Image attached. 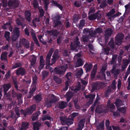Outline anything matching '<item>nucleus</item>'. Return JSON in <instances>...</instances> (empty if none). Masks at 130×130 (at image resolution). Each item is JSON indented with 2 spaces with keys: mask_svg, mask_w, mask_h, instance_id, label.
Instances as JSON below:
<instances>
[{
  "mask_svg": "<svg viewBox=\"0 0 130 130\" xmlns=\"http://www.w3.org/2000/svg\"><path fill=\"white\" fill-rule=\"evenodd\" d=\"M99 11H97L96 12L93 14L90 15L88 17V19L90 20H95L96 18L98 19L101 18V14L99 13Z\"/></svg>",
  "mask_w": 130,
  "mask_h": 130,
  "instance_id": "nucleus-9",
  "label": "nucleus"
},
{
  "mask_svg": "<svg viewBox=\"0 0 130 130\" xmlns=\"http://www.w3.org/2000/svg\"><path fill=\"white\" fill-rule=\"evenodd\" d=\"M67 103L65 102L61 101L59 103V107L61 109H63L67 106Z\"/></svg>",
  "mask_w": 130,
  "mask_h": 130,
  "instance_id": "nucleus-28",
  "label": "nucleus"
},
{
  "mask_svg": "<svg viewBox=\"0 0 130 130\" xmlns=\"http://www.w3.org/2000/svg\"><path fill=\"white\" fill-rule=\"evenodd\" d=\"M32 58L30 61L31 66L30 67L31 68L34 67L35 65L36 61V58L35 56H32Z\"/></svg>",
  "mask_w": 130,
  "mask_h": 130,
  "instance_id": "nucleus-24",
  "label": "nucleus"
},
{
  "mask_svg": "<svg viewBox=\"0 0 130 130\" xmlns=\"http://www.w3.org/2000/svg\"><path fill=\"white\" fill-rule=\"evenodd\" d=\"M85 21L84 20H82L80 21V23L78 24L79 27L80 28H82L85 24Z\"/></svg>",
  "mask_w": 130,
  "mask_h": 130,
  "instance_id": "nucleus-62",
  "label": "nucleus"
},
{
  "mask_svg": "<svg viewBox=\"0 0 130 130\" xmlns=\"http://www.w3.org/2000/svg\"><path fill=\"white\" fill-rule=\"evenodd\" d=\"M67 118V117L65 116H61L60 117L59 119L60 120V122L62 124H65Z\"/></svg>",
  "mask_w": 130,
  "mask_h": 130,
  "instance_id": "nucleus-43",
  "label": "nucleus"
},
{
  "mask_svg": "<svg viewBox=\"0 0 130 130\" xmlns=\"http://www.w3.org/2000/svg\"><path fill=\"white\" fill-rule=\"evenodd\" d=\"M107 105L109 108L111 109L110 110V111L111 112H113V110L115 108V106L112 103H110V101H108Z\"/></svg>",
  "mask_w": 130,
  "mask_h": 130,
  "instance_id": "nucleus-31",
  "label": "nucleus"
},
{
  "mask_svg": "<svg viewBox=\"0 0 130 130\" xmlns=\"http://www.w3.org/2000/svg\"><path fill=\"white\" fill-rule=\"evenodd\" d=\"M53 79L56 82L57 84H59L62 82V80L57 76L55 75L54 76Z\"/></svg>",
  "mask_w": 130,
  "mask_h": 130,
  "instance_id": "nucleus-44",
  "label": "nucleus"
},
{
  "mask_svg": "<svg viewBox=\"0 0 130 130\" xmlns=\"http://www.w3.org/2000/svg\"><path fill=\"white\" fill-rule=\"evenodd\" d=\"M51 118L48 115H47L43 116L42 119V120L44 121L45 120H50Z\"/></svg>",
  "mask_w": 130,
  "mask_h": 130,
  "instance_id": "nucleus-63",
  "label": "nucleus"
},
{
  "mask_svg": "<svg viewBox=\"0 0 130 130\" xmlns=\"http://www.w3.org/2000/svg\"><path fill=\"white\" fill-rule=\"evenodd\" d=\"M42 74L43 76V79L44 78L48 76V73L47 71H43L42 72Z\"/></svg>",
  "mask_w": 130,
  "mask_h": 130,
  "instance_id": "nucleus-60",
  "label": "nucleus"
},
{
  "mask_svg": "<svg viewBox=\"0 0 130 130\" xmlns=\"http://www.w3.org/2000/svg\"><path fill=\"white\" fill-rule=\"evenodd\" d=\"M104 85V83L102 82H97L95 83L93 85L92 90L94 91L96 89H99L103 87Z\"/></svg>",
  "mask_w": 130,
  "mask_h": 130,
  "instance_id": "nucleus-11",
  "label": "nucleus"
},
{
  "mask_svg": "<svg viewBox=\"0 0 130 130\" xmlns=\"http://www.w3.org/2000/svg\"><path fill=\"white\" fill-rule=\"evenodd\" d=\"M34 99L35 100L37 103H39L40 101L42 99V97L40 95H38L34 97Z\"/></svg>",
  "mask_w": 130,
  "mask_h": 130,
  "instance_id": "nucleus-46",
  "label": "nucleus"
},
{
  "mask_svg": "<svg viewBox=\"0 0 130 130\" xmlns=\"http://www.w3.org/2000/svg\"><path fill=\"white\" fill-rule=\"evenodd\" d=\"M19 42L20 45H22L26 48H29L30 43L26 39L24 38L20 39Z\"/></svg>",
  "mask_w": 130,
  "mask_h": 130,
  "instance_id": "nucleus-8",
  "label": "nucleus"
},
{
  "mask_svg": "<svg viewBox=\"0 0 130 130\" xmlns=\"http://www.w3.org/2000/svg\"><path fill=\"white\" fill-rule=\"evenodd\" d=\"M40 114V112L39 111L35 113H34L31 117L32 120L33 121H34L37 119L38 116Z\"/></svg>",
  "mask_w": 130,
  "mask_h": 130,
  "instance_id": "nucleus-23",
  "label": "nucleus"
},
{
  "mask_svg": "<svg viewBox=\"0 0 130 130\" xmlns=\"http://www.w3.org/2000/svg\"><path fill=\"white\" fill-rule=\"evenodd\" d=\"M2 28L4 29H9L10 31H12V29L11 27L10 23H7L4 25L2 27Z\"/></svg>",
  "mask_w": 130,
  "mask_h": 130,
  "instance_id": "nucleus-19",
  "label": "nucleus"
},
{
  "mask_svg": "<svg viewBox=\"0 0 130 130\" xmlns=\"http://www.w3.org/2000/svg\"><path fill=\"white\" fill-rule=\"evenodd\" d=\"M21 66V64L20 63H16L12 67L11 69H13L20 67Z\"/></svg>",
  "mask_w": 130,
  "mask_h": 130,
  "instance_id": "nucleus-57",
  "label": "nucleus"
},
{
  "mask_svg": "<svg viewBox=\"0 0 130 130\" xmlns=\"http://www.w3.org/2000/svg\"><path fill=\"white\" fill-rule=\"evenodd\" d=\"M116 83L115 80H114L112 82V84L111 86H109L108 88L107 89L106 91L105 95L107 97L111 93L115 91L116 88Z\"/></svg>",
  "mask_w": 130,
  "mask_h": 130,
  "instance_id": "nucleus-4",
  "label": "nucleus"
},
{
  "mask_svg": "<svg viewBox=\"0 0 130 130\" xmlns=\"http://www.w3.org/2000/svg\"><path fill=\"white\" fill-rule=\"evenodd\" d=\"M85 120L84 119L80 120L79 122L77 127V130H82L84 126Z\"/></svg>",
  "mask_w": 130,
  "mask_h": 130,
  "instance_id": "nucleus-17",
  "label": "nucleus"
},
{
  "mask_svg": "<svg viewBox=\"0 0 130 130\" xmlns=\"http://www.w3.org/2000/svg\"><path fill=\"white\" fill-rule=\"evenodd\" d=\"M120 72V69H116V66L113 65L112 69L111 70V73L113 74L114 77L116 78H117V77Z\"/></svg>",
  "mask_w": 130,
  "mask_h": 130,
  "instance_id": "nucleus-10",
  "label": "nucleus"
},
{
  "mask_svg": "<svg viewBox=\"0 0 130 130\" xmlns=\"http://www.w3.org/2000/svg\"><path fill=\"white\" fill-rule=\"evenodd\" d=\"M44 5L45 9L47 10V6L49 3L48 0H42Z\"/></svg>",
  "mask_w": 130,
  "mask_h": 130,
  "instance_id": "nucleus-54",
  "label": "nucleus"
},
{
  "mask_svg": "<svg viewBox=\"0 0 130 130\" xmlns=\"http://www.w3.org/2000/svg\"><path fill=\"white\" fill-rule=\"evenodd\" d=\"M10 33L8 31H6L5 32V37L6 38V39L9 41V35Z\"/></svg>",
  "mask_w": 130,
  "mask_h": 130,
  "instance_id": "nucleus-58",
  "label": "nucleus"
},
{
  "mask_svg": "<svg viewBox=\"0 0 130 130\" xmlns=\"http://www.w3.org/2000/svg\"><path fill=\"white\" fill-rule=\"evenodd\" d=\"M91 37H92L91 36L89 35L87 36L83 35L82 38L84 42H86L87 41L88 39Z\"/></svg>",
  "mask_w": 130,
  "mask_h": 130,
  "instance_id": "nucleus-52",
  "label": "nucleus"
},
{
  "mask_svg": "<svg viewBox=\"0 0 130 130\" xmlns=\"http://www.w3.org/2000/svg\"><path fill=\"white\" fill-rule=\"evenodd\" d=\"M54 51V49L51 48L47 55L45 59L46 65L52 66L55 63L56 60L59 58V56L58 53V50H57L54 52L52 56L51 62L50 63L51 57Z\"/></svg>",
  "mask_w": 130,
  "mask_h": 130,
  "instance_id": "nucleus-1",
  "label": "nucleus"
},
{
  "mask_svg": "<svg viewBox=\"0 0 130 130\" xmlns=\"http://www.w3.org/2000/svg\"><path fill=\"white\" fill-rule=\"evenodd\" d=\"M97 69V65L95 64L94 67L93 69L92 72L91 74V77L93 78L95 76L96 73V72Z\"/></svg>",
  "mask_w": 130,
  "mask_h": 130,
  "instance_id": "nucleus-37",
  "label": "nucleus"
},
{
  "mask_svg": "<svg viewBox=\"0 0 130 130\" xmlns=\"http://www.w3.org/2000/svg\"><path fill=\"white\" fill-rule=\"evenodd\" d=\"M123 37L124 35L120 33L118 34L115 38L116 44L118 45L121 44Z\"/></svg>",
  "mask_w": 130,
  "mask_h": 130,
  "instance_id": "nucleus-7",
  "label": "nucleus"
},
{
  "mask_svg": "<svg viewBox=\"0 0 130 130\" xmlns=\"http://www.w3.org/2000/svg\"><path fill=\"white\" fill-rule=\"evenodd\" d=\"M31 87L32 88L29 92L30 94V95L28 97L29 98H30L31 97V95L35 91L36 88V85L32 84Z\"/></svg>",
  "mask_w": 130,
  "mask_h": 130,
  "instance_id": "nucleus-39",
  "label": "nucleus"
},
{
  "mask_svg": "<svg viewBox=\"0 0 130 130\" xmlns=\"http://www.w3.org/2000/svg\"><path fill=\"white\" fill-rule=\"evenodd\" d=\"M62 37L61 36H59L57 39V43L59 44H60L62 40Z\"/></svg>",
  "mask_w": 130,
  "mask_h": 130,
  "instance_id": "nucleus-64",
  "label": "nucleus"
},
{
  "mask_svg": "<svg viewBox=\"0 0 130 130\" xmlns=\"http://www.w3.org/2000/svg\"><path fill=\"white\" fill-rule=\"evenodd\" d=\"M92 66V65L91 64L89 63L88 64L86 63L84 66L86 71L87 72L90 71L91 69Z\"/></svg>",
  "mask_w": 130,
  "mask_h": 130,
  "instance_id": "nucleus-32",
  "label": "nucleus"
},
{
  "mask_svg": "<svg viewBox=\"0 0 130 130\" xmlns=\"http://www.w3.org/2000/svg\"><path fill=\"white\" fill-rule=\"evenodd\" d=\"M122 102L120 100L117 99L116 102V104L117 107H119L123 105Z\"/></svg>",
  "mask_w": 130,
  "mask_h": 130,
  "instance_id": "nucleus-49",
  "label": "nucleus"
},
{
  "mask_svg": "<svg viewBox=\"0 0 130 130\" xmlns=\"http://www.w3.org/2000/svg\"><path fill=\"white\" fill-rule=\"evenodd\" d=\"M73 95V93L70 91L69 92L66 93L65 95V97L67 99L68 102L69 101Z\"/></svg>",
  "mask_w": 130,
  "mask_h": 130,
  "instance_id": "nucleus-25",
  "label": "nucleus"
},
{
  "mask_svg": "<svg viewBox=\"0 0 130 130\" xmlns=\"http://www.w3.org/2000/svg\"><path fill=\"white\" fill-rule=\"evenodd\" d=\"M3 4V6L6 7L7 5L13 8L17 7L19 5V2L18 1L15 0H9L8 3H7V0H2Z\"/></svg>",
  "mask_w": 130,
  "mask_h": 130,
  "instance_id": "nucleus-2",
  "label": "nucleus"
},
{
  "mask_svg": "<svg viewBox=\"0 0 130 130\" xmlns=\"http://www.w3.org/2000/svg\"><path fill=\"white\" fill-rule=\"evenodd\" d=\"M4 96L9 101H11L12 100V98L11 96V94L9 92L7 93V92H5Z\"/></svg>",
  "mask_w": 130,
  "mask_h": 130,
  "instance_id": "nucleus-34",
  "label": "nucleus"
},
{
  "mask_svg": "<svg viewBox=\"0 0 130 130\" xmlns=\"http://www.w3.org/2000/svg\"><path fill=\"white\" fill-rule=\"evenodd\" d=\"M54 27H56L57 26L61 24V22L57 20L56 21L53 22Z\"/></svg>",
  "mask_w": 130,
  "mask_h": 130,
  "instance_id": "nucleus-59",
  "label": "nucleus"
},
{
  "mask_svg": "<svg viewBox=\"0 0 130 130\" xmlns=\"http://www.w3.org/2000/svg\"><path fill=\"white\" fill-rule=\"evenodd\" d=\"M109 45L112 48H114L115 44L114 42L113 39L111 38L109 42Z\"/></svg>",
  "mask_w": 130,
  "mask_h": 130,
  "instance_id": "nucleus-51",
  "label": "nucleus"
},
{
  "mask_svg": "<svg viewBox=\"0 0 130 130\" xmlns=\"http://www.w3.org/2000/svg\"><path fill=\"white\" fill-rule=\"evenodd\" d=\"M102 32V29L99 28H98L95 30L92 31H90L89 33V34L91 35V37H94L96 34L97 33L100 34Z\"/></svg>",
  "mask_w": 130,
  "mask_h": 130,
  "instance_id": "nucleus-12",
  "label": "nucleus"
},
{
  "mask_svg": "<svg viewBox=\"0 0 130 130\" xmlns=\"http://www.w3.org/2000/svg\"><path fill=\"white\" fill-rule=\"evenodd\" d=\"M26 71L25 69L22 68H20L18 69L16 71V74L18 76L19 75H24L25 74Z\"/></svg>",
  "mask_w": 130,
  "mask_h": 130,
  "instance_id": "nucleus-16",
  "label": "nucleus"
},
{
  "mask_svg": "<svg viewBox=\"0 0 130 130\" xmlns=\"http://www.w3.org/2000/svg\"><path fill=\"white\" fill-rule=\"evenodd\" d=\"M52 17L53 22L58 20L60 18L59 15L58 14L53 15Z\"/></svg>",
  "mask_w": 130,
  "mask_h": 130,
  "instance_id": "nucleus-50",
  "label": "nucleus"
},
{
  "mask_svg": "<svg viewBox=\"0 0 130 130\" xmlns=\"http://www.w3.org/2000/svg\"><path fill=\"white\" fill-rule=\"evenodd\" d=\"M80 42L78 41V38L76 37L74 41L71 43V50H75V52L77 51L78 49L80 47Z\"/></svg>",
  "mask_w": 130,
  "mask_h": 130,
  "instance_id": "nucleus-5",
  "label": "nucleus"
},
{
  "mask_svg": "<svg viewBox=\"0 0 130 130\" xmlns=\"http://www.w3.org/2000/svg\"><path fill=\"white\" fill-rule=\"evenodd\" d=\"M68 68V65L66 64L65 66H62L58 68L55 67L54 69V72L56 74L63 75Z\"/></svg>",
  "mask_w": 130,
  "mask_h": 130,
  "instance_id": "nucleus-3",
  "label": "nucleus"
},
{
  "mask_svg": "<svg viewBox=\"0 0 130 130\" xmlns=\"http://www.w3.org/2000/svg\"><path fill=\"white\" fill-rule=\"evenodd\" d=\"M83 73V70L82 69H79L75 73V75L77 78H79Z\"/></svg>",
  "mask_w": 130,
  "mask_h": 130,
  "instance_id": "nucleus-29",
  "label": "nucleus"
},
{
  "mask_svg": "<svg viewBox=\"0 0 130 130\" xmlns=\"http://www.w3.org/2000/svg\"><path fill=\"white\" fill-rule=\"evenodd\" d=\"M96 127L98 129H104V121L97 125Z\"/></svg>",
  "mask_w": 130,
  "mask_h": 130,
  "instance_id": "nucleus-30",
  "label": "nucleus"
},
{
  "mask_svg": "<svg viewBox=\"0 0 130 130\" xmlns=\"http://www.w3.org/2000/svg\"><path fill=\"white\" fill-rule=\"evenodd\" d=\"M36 106L35 105H33L30 106V107L27 108V111L29 114L32 113L34 111L36 110Z\"/></svg>",
  "mask_w": 130,
  "mask_h": 130,
  "instance_id": "nucleus-20",
  "label": "nucleus"
},
{
  "mask_svg": "<svg viewBox=\"0 0 130 130\" xmlns=\"http://www.w3.org/2000/svg\"><path fill=\"white\" fill-rule=\"evenodd\" d=\"M19 28L15 27L13 29V34L20 35Z\"/></svg>",
  "mask_w": 130,
  "mask_h": 130,
  "instance_id": "nucleus-53",
  "label": "nucleus"
},
{
  "mask_svg": "<svg viewBox=\"0 0 130 130\" xmlns=\"http://www.w3.org/2000/svg\"><path fill=\"white\" fill-rule=\"evenodd\" d=\"M25 18L28 20V22H30L31 21L30 17L31 14L29 11H27L25 12Z\"/></svg>",
  "mask_w": 130,
  "mask_h": 130,
  "instance_id": "nucleus-33",
  "label": "nucleus"
},
{
  "mask_svg": "<svg viewBox=\"0 0 130 130\" xmlns=\"http://www.w3.org/2000/svg\"><path fill=\"white\" fill-rule=\"evenodd\" d=\"M50 100L51 101V102L52 103L56 102L58 100L57 98L54 95L51 94L50 95Z\"/></svg>",
  "mask_w": 130,
  "mask_h": 130,
  "instance_id": "nucleus-38",
  "label": "nucleus"
},
{
  "mask_svg": "<svg viewBox=\"0 0 130 130\" xmlns=\"http://www.w3.org/2000/svg\"><path fill=\"white\" fill-rule=\"evenodd\" d=\"M115 12V11L114 9H112L108 13L107 15L108 17L111 16V15L113 14Z\"/></svg>",
  "mask_w": 130,
  "mask_h": 130,
  "instance_id": "nucleus-55",
  "label": "nucleus"
},
{
  "mask_svg": "<svg viewBox=\"0 0 130 130\" xmlns=\"http://www.w3.org/2000/svg\"><path fill=\"white\" fill-rule=\"evenodd\" d=\"M84 62L80 58L77 59V61L75 63V67H78L83 65Z\"/></svg>",
  "mask_w": 130,
  "mask_h": 130,
  "instance_id": "nucleus-26",
  "label": "nucleus"
},
{
  "mask_svg": "<svg viewBox=\"0 0 130 130\" xmlns=\"http://www.w3.org/2000/svg\"><path fill=\"white\" fill-rule=\"evenodd\" d=\"M11 93L12 94V97L13 98H15L17 95V93L13 89L11 90Z\"/></svg>",
  "mask_w": 130,
  "mask_h": 130,
  "instance_id": "nucleus-56",
  "label": "nucleus"
},
{
  "mask_svg": "<svg viewBox=\"0 0 130 130\" xmlns=\"http://www.w3.org/2000/svg\"><path fill=\"white\" fill-rule=\"evenodd\" d=\"M105 107L102 105H100L97 107L96 109L95 112L98 113H100L105 112Z\"/></svg>",
  "mask_w": 130,
  "mask_h": 130,
  "instance_id": "nucleus-13",
  "label": "nucleus"
},
{
  "mask_svg": "<svg viewBox=\"0 0 130 130\" xmlns=\"http://www.w3.org/2000/svg\"><path fill=\"white\" fill-rule=\"evenodd\" d=\"M40 66L39 67V69H42L44 67L45 65L44 60L43 59V57L42 56H40Z\"/></svg>",
  "mask_w": 130,
  "mask_h": 130,
  "instance_id": "nucleus-18",
  "label": "nucleus"
},
{
  "mask_svg": "<svg viewBox=\"0 0 130 130\" xmlns=\"http://www.w3.org/2000/svg\"><path fill=\"white\" fill-rule=\"evenodd\" d=\"M33 127L34 130H38L39 127L41 125V124L38 122L33 123Z\"/></svg>",
  "mask_w": 130,
  "mask_h": 130,
  "instance_id": "nucleus-35",
  "label": "nucleus"
},
{
  "mask_svg": "<svg viewBox=\"0 0 130 130\" xmlns=\"http://www.w3.org/2000/svg\"><path fill=\"white\" fill-rule=\"evenodd\" d=\"M73 118L69 117V118H67L66 120V122L65 124H66L68 125H70L73 124Z\"/></svg>",
  "mask_w": 130,
  "mask_h": 130,
  "instance_id": "nucleus-40",
  "label": "nucleus"
},
{
  "mask_svg": "<svg viewBox=\"0 0 130 130\" xmlns=\"http://www.w3.org/2000/svg\"><path fill=\"white\" fill-rule=\"evenodd\" d=\"M28 123L27 122H23L22 123L21 130H25L27 129Z\"/></svg>",
  "mask_w": 130,
  "mask_h": 130,
  "instance_id": "nucleus-42",
  "label": "nucleus"
},
{
  "mask_svg": "<svg viewBox=\"0 0 130 130\" xmlns=\"http://www.w3.org/2000/svg\"><path fill=\"white\" fill-rule=\"evenodd\" d=\"M12 34L11 38L12 41L13 42L15 41L18 39V38L19 37L20 35L13 33Z\"/></svg>",
  "mask_w": 130,
  "mask_h": 130,
  "instance_id": "nucleus-47",
  "label": "nucleus"
},
{
  "mask_svg": "<svg viewBox=\"0 0 130 130\" xmlns=\"http://www.w3.org/2000/svg\"><path fill=\"white\" fill-rule=\"evenodd\" d=\"M31 34L32 35L33 39L34 40L35 43L38 46H40V45L39 44V42L38 41L36 37L35 36V33L34 32V31H33V30H32L31 31Z\"/></svg>",
  "mask_w": 130,
  "mask_h": 130,
  "instance_id": "nucleus-27",
  "label": "nucleus"
},
{
  "mask_svg": "<svg viewBox=\"0 0 130 130\" xmlns=\"http://www.w3.org/2000/svg\"><path fill=\"white\" fill-rule=\"evenodd\" d=\"M8 53L6 52H3L1 56V59L2 60H4L6 63H8L7 60V55Z\"/></svg>",
  "mask_w": 130,
  "mask_h": 130,
  "instance_id": "nucleus-15",
  "label": "nucleus"
},
{
  "mask_svg": "<svg viewBox=\"0 0 130 130\" xmlns=\"http://www.w3.org/2000/svg\"><path fill=\"white\" fill-rule=\"evenodd\" d=\"M95 96V95L94 94H90L88 95H85L86 98L89 99L88 102L90 104H91L92 103Z\"/></svg>",
  "mask_w": 130,
  "mask_h": 130,
  "instance_id": "nucleus-14",
  "label": "nucleus"
},
{
  "mask_svg": "<svg viewBox=\"0 0 130 130\" xmlns=\"http://www.w3.org/2000/svg\"><path fill=\"white\" fill-rule=\"evenodd\" d=\"M129 62V61L127 59H124L123 60V65L127 67Z\"/></svg>",
  "mask_w": 130,
  "mask_h": 130,
  "instance_id": "nucleus-61",
  "label": "nucleus"
},
{
  "mask_svg": "<svg viewBox=\"0 0 130 130\" xmlns=\"http://www.w3.org/2000/svg\"><path fill=\"white\" fill-rule=\"evenodd\" d=\"M11 87V85L10 83L4 84L3 86V88L4 92H7Z\"/></svg>",
  "mask_w": 130,
  "mask_h": 130,
  "instance_id": "nucleus-22",
  "label": "nucleus"
},
{
  "mask_svg": "<svg viewBox=\"0 0 130 130\" xmlns=\"http://www.w3.org/2000/svg\"><path fill=\"white\" fill-rule=\"evenodd\" d=\"M111 30L110 28H108L105 31V36L106 37H108L110 36L111 34Z\"/></svg>",
  "mask_w": 130,
  "mask_h": 130,
  "instance_id": "nucleus-41",
  "label": "nucleus"
},
{
  "mask_svg": "<svg viewBox=\"0 0 130 130\" xmlns=\"http://www.w3.org/2000/svg\"><path fill=\"white\" fill-rule=\"evenodd\" d=\"M50 35L51 36H52L54 39L57 37L58 35L59 34V32H58L57 30H52L50 32Z\"/></svg>",
  "mask_w": 130,
  "mask_h": 130,
  "instance_id": "nucleus-21",
  "label": "nucleus"
},
{
  "mask_svg": "<svg viewBox=\"0 0 130 130\" xmlns=\"http://www.w3.org/2000/svg\"><path fill=\"white\" fill-rule=\"evenodd\" d=\"M84 89V87L83 86H81L80 83L78 84V86L76 87L74 89V91L77 92L80 90H83Z\"/></svg>",
  "mask_w": 130,
  "mask_h": 130,
  "instance_id": "nucleus-36",
  "label": "nucleus"
},
{
  "mask_svg": "<svg viewBox=\"0 0 130 130\" xmlns=\"http://www.w3.org/2000/svg\"><path fill=\"white\" fill-rule=\"evenodd\" d=\"M13 84L15 88L17 90H18V86L19 84V83L17 81L16 79H15L13 78Z\"/></svg>",
  "mask_w": 130,
  "mask_h": 130,
  "instance_id": "nucleus-48",
  "label": "nucleus"
},
{
  "mask_svg": "<svg viewBox=\"0 0 130 130\" xmlns=\"http://www.w3.org/2000/svg\"><path fill=\"white\" fill-rule=\"evenodd\" d=\"M23 21L19 18H18L17 20V23L18 25H20L23 27L25 26V24L23 22Z\"/></svg>",
  "mask_w": 130,
  "mask_h": 130,
  "instance_id": "nucleus-45",
  "label": "nucleus"
},
{
  "mask_svg": "<svg viewBox=\"0 0 130 130\" xmlns=\"http://www.w3.org/2000/svg\"><path fill=\"white\" fill-rule=\"evenodd\" d=\"M66 77L67 80L65 83L66 87L63 89L64 91L67 90L68 88L69 84L70 83V80L72 77V73L70 72L68 73L66 75Z\"/></svg>",
  "mask_w": 130,
  "mask_h": 130,
  "instance_id": "nucleus-6",
  "label": "nucleus"
}]
</instances>
